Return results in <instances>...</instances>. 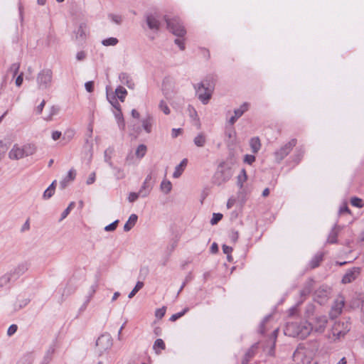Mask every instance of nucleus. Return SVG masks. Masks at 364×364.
I'll list each match as a JSON object with an SVG mask.
<instances>
[{
  "label": "nucleus",
  "instance_id": "nucleus-3",
  "mask_svg": "<svg viewBox=\"0 0 364 364\" xmlns=\"http://www.w3.org/2000/svg\"><path fill=\"white\" fill-rule=\"evenodd\" d=\"M199 92L201 89L205 90V94L200 95V100L203 105H207L212 97L215 85V78L213 75H207L200 82L198 83Z\"/></svg>",
  "mask_w": 364,
  "mask_h": 364
},
{
  "label": "nucleus",
  "instance_id": "nucleus-50",
  "mask_svg": "<svg viewBox=\"0 0 364 364\" xmlns=\"http://www.w3.org/2000/svg\"><path fill=\"white\" fill-rule=\"evenodd\" d=\"M156 348H159L161 350L165 349L166 346L162 339L158 338L155 341V342L154 343V348L156 349Z\"/></svg>",
  "mask_w": 364,
  "mask_h": 364
},
{
  "label": "nucleus",
  "instance_id": "nucleus-22",
  "mask_svg": "<svg viewBox=\"0 0 364 364\" xmlns=\"http://www.w3.org/2000/svg\"><path fill=\"white\" fill-rule=\"evenodd\" d=\"M138 220L137 215L133 213L132 214L128 220L126 222V223L124 225V230L125 232L129 231L136 223Z\"/></svg>",
  "mask_w": 364,
  "mask_h": 364
},
{
  "label": "nucleus",
  "instance_id": "nucleus-56",
  "mask_svg": "<svg viewBox=\"0 0 364 364\" xmlns=\"http://www.w3.org/2000/svg\"><path fill=\"white\" fill-rule=\"evenodd\" d=\"M166 313V308L164 306L161 309H157L155 312V316L156 318L161 319L164 317Z\"/></svg>",
  "mask_w": 364,
  "mask_h": 364
},
{
  "label": "nucleus",
  "instance_id": "nucleus-39",
  "mask_svg": "<svg viewBox=\"0 0 364 364\" xmlns=\"http://www.w3.org/2000/svg\"><path fill=\"white\" fill-rule=\"evenodd\" d=\"M114 171V176L117 180L124 178L126 174L124 170L121 168L117 167L114 166V168H112Z\"/></svg>",
  "mask_w": 364,
  "mask_h": 364
},
{
  "label": "nucleus",
  "instance_id": "nucleus-55",
  "mask_svg": "<svg viewBox=\"0 0 364 364\" xmlns=\"http://www.w3.org/2000/svg\"><path fill=\"white\" fill-rule=\"evenodd\" d=\"M54 193V190L48 187L47 189L43 193V198L44 199H49L53 196Z\"/></svg>",
  "mask_w": 364,
  "mask_h": 364
},
{
  "label": "nucleus",
  "instance_id": "nucleus-60",
  "mask_svg": "<svg viewBox=\"0 0 364 364\" xmlns=\"http://www.w3.org/2000/svg\"><path fill=\"white\" fill-rule=\"evenodd\" d=\"M85 87L88 92H92L94 90V82L92 81L85 82Z\"/></svg>",
  "mask_w": 364,
  "mask_h": 364
},
{
  "label": "nucleus",
  "instance_id": "nucleus-51",
  "mask_svg": "<svg viewBox=\"0 0 364 364\" xmlns=\"http://www.w3.org/2000/svg\"><path fill=\"white\" fill-rule=\"evenodd\" d=\"M97 284H92L90 287L89 296H88L87 299L86 300L85 305H86L87 303L90 302L91 298L92 297V296L95 293V291L97 290Z\"/></svg>",
  "mask_w": 364,
  "mask_h": 364
},
{
  "label": "nucleus",
  "instance_id": "nucleus-2",
  "mask_svg": "<svg viewBox=\"0 0 364 364\" xmlns=\"http://www.w3.org/2000/svg\"><path fill=\"white\" fill-rule=\"evenodd\" d=\"M314 307L309 305L306 309V320L311 327V332L322 333L324 332L328 318L326 316L314 313Z\"/></svg>",
  "mask_w": 364,
  "mask_h": 364
},
{
  "label": "nucleus",
  "instance_id": "nucleus-37",
  "mask_svg": "<svg viewBox=\"0 0 364 364\" xmlns=\"http://www.w3.org/2000/svg\"><path fill=\"white\" fill-rule=\"evenodd\" d=\"M107 98L110 104L113 106V107L117 109V112L122 111L121 106L116 99L115 95L109 96V95H107Z\"/></svg>",
  "mask_w": 364,
  "mask_h": 364
},
{
  "label": "nucleus",
  "instance_id": "nucleus-59",
  "mask_svg": "<svg viewBox=\"0 0 364 364\" xmlns=\"http://www.w3.org/2000/svg\"><path fill=\"white\" fill-rule=\"evenodd\" d=\"M87 54L85 51L81 50L77 53L76 59L78 61H82L86 58Z\"/></svg>",
  "mask_w": 364,
  "mask_h": 364
},
{
  "label": "nucleus",
  "instance_id": "nucleus-1",
  "mask_svg": "<svg viewBox=\"0 0 364 364\" xmlns=\"http://www.w3.org/2000/svg\"><path fill=\"white\" fill-rule=\"evenodd\" d=\"M311 333V327L307 320L287 323L284 333L291 337H297L300 339L306 338Z\"/></svg>",
  "mask_w": 364,
  "mask_h": 364
},
{
  "label": "nucleus",
  "instance_id": "nucleus-48",
  "mask_svg": "<svg viewBox=\"0 0 364 364\" xmlns=\"http://www.w3.org/2000/svg\"><path fill=\"white\" fill-rule=\"evenodd\" d=\"M59 112V108L56 106H52L50 109V113L48 117L45 118L46 120H51L53 116L56 115Z\"/></svg>",
  "mask_w": 364,
  "mask_h": 364
},
{
  "label": "nucleus",
  "instance_id": "nucleus-42",
  "mask_svg": "<svg viewBox=\"0 0 364 364\" xmlns=\"http://www.w3.org/2000/svg\"><path fill=\"white\" fill-rule=\"evenodd\" d=\"M188 308H185L183 311L178 312V313H176V314H173L169 320L171 321H176L177 319H178L179 318L182 317L186 312L188 311Z\"/></svg>",
  "mask_w": 364,
  "mask_h": 364
},
{
  "label": "nucleus",
  "instance_id": "nucleus-15",
  "mask_svg": "<svg viewBox=\"0 0 364 364\" xmlns=\"http://www.w3.org/2000/svg\"><path fill=\"white\" fill-rule=\"evenodd\" d=\"M162 91L166 98L171 97V94L173 92V82L171 78L167 77L164 79L162 82Z\"/></svg>",
  "mask_w": 364,
  "mask_h": 364
},
{
  "label": "nucleus",
  "instance_id": "nucleus-64",
  "mask_svg": "<svg viewBox=\"0 0 364 364\" xmlns=\"http://www.w3.org/2000/svg\"><path fill=\"white\" fill-rule=\"evenodd\" d=\"M52 359L53 358L45 354L39 364H49Z\"/></svg>",
  "mask_w": 364,
  "mask_h": 364
},
{
  "label": "nucleus",
  "instance_id": "nucleus-14",
  "mask_svg": "<svg viewBox=\"0 0 364 364\" xmlns=\"http://www.w3.org/2000/svg\"><path fill=\"white\" fill-rule=\"evenodd\" d=\"M345 299L342 296H339L331 306L330 315L331 317H337L342 312L344 306Z\"/></svg>",
  "mask_w": 364,
  "mask_h": 364
},
{
  "label": "nucleus",
  "instance_id": "nucleus-47",
  "mask_svg": "<svg viewBox=\"0 0 364 364\" xmlns=\"http://www.w3.org/2000/svg\"><path fill=\"white\" fill-rule=\"evenodd\" d=\"M350 203L353 206L357 207V208H361L363 206V200L357 197H353L350 200Z\"/></svg>",
  "mask_w": 364,
  "mask_h": 364
},
{
  "label": "nucleus",
  "instance_id": "nucleus-11",
  "mask_svg": "<svg viewBox=\"0 0 364 364\" xmlns=\"http://www.w3.org/2000/svg\"><path fill=\"white\" fill-rule=\"evenodd\" d=\"M146 21L151 30L157 31L160 28L161 22L159 16L157 13H149L146 14Z\"/></svg>",
  "mask_w": 364,
  "mask_h": 364
},
{
  "label": "nucleus",
  "instance_id": "nucleus-58",
  "mask_svg": "<svg viewBox=\"0 0 364 364\" xmlns=\"http://www.w3.org/2000/svg\"><path fill=\"white\" fill-rule=\"evenodd\" d=\"M255 161V156L250 154L245 156L244 161L248 164H252Z\"/></svg>",
  "mask_w": 364,
  "mask_h": 364
},
{
  "label": "nucleus",
  "instance_id": "nucleus-63",
  "mask_svg": "<svg viewBox=\"0 0 364 364\" xmlns=\"http://www.w3.org/2000/svg\"><path fill=\"white\" fill-rule=\"evenodd\" d=\"M175 43L180 48L181 50H183L185 49V45L183 43V40L181 38H176L174 41Z\"/></svg>",
  "mask_w": 364,
  "mask_h": 364
},
{
  "label": "nucleus",
  "instance_id": "nucleus-10",
  "mask_svg": "<svg viewBox=\"0 0 364 364\" xmlns=\"http://www.w3.org/2000/svg\"><path fill=\"white\" fill-rule=\"evenodd\" d=\"M30 266L31 263L28 261H23L18 263L9 272L13 277V279L16 281L21 276L24 274L28 270Z\"/></svg>",
  "mask_w": 364,
  "mask_h": 364
},
{
  "label": "nucleus",
  "instance_id": "nucleus-46",
  "mask_svg": "<svg viewBox=\"0 0 364 364\" xmlns=\"http://www.w3.org/2000/svg\"><path fill=\"white\" fill-rule=\"evenodd\" d=\"M21 64L20 63H14L11 65L9 70L13 73V77H15L18 73Z\"/></svg>",
  "mask_w": 364,
  "mask_h": 364
},
{
  "label": "nucleus",
  "instance_id": "nucleus-28",
  "mask_svg": "<svg viewBox=\"0 0 364 364\" xmlns=\"http://www.w3.org/2000/svg\"><path fill=\"white\" fill-rule=\"evenodd\" d=\"M114 117L117 120V122L118 124L119 128L121 130H124L125 129V122L124 119V117L122 114V111L115 112H114Z\"/></svg>",
  "mask_w": 364,
  "mask_h": 364
},
{
  "label": "nucleus",
  "instance_id": "nucleus-17",
  "mask_svg": "<svg viewBox=\"0 0 364 364\" xmlns=\"http://www.w3.org/2000/svg\"><path fill=\"white\" fill-rule=\"evenodd\" d=\"M14 282L9 272H7L0 277V288L7 290L10 288L11 283Z\"/></svg>",
  "mask_w": 364,
  "mask_h": 364
},
{
  "label": "nucleus",
  "instance_id": "nucleus-53",
  "mask_svg": "<svg viewBox=\"0 0 364 364\" xmlns=\"http://www.w3.org/2000/svg\"><path fill=\"white\" fill-rule=\"evenodd\" d=\"M139 196H141V193L139 192H138V193L131 192L129 194L128 200L130 203H134V201H136L138 199V198Z\"/></svg>",
  "mask_w": 364,
  "mask_h": 364
},
{
  "label": "nucleus",
  "instance_id": "nucleus-40",
  "mask_svg": "<svg viewBox=\"0 0 364 364\" xmlns=\"http://www.w3.org/2000/svg\"><path fill=\"white\" fill-rule=\"evenodd\" d=\"M118 43V40L116 38L110 37L102 41V45L105 46H115Z\"/></svg>",
  "mask_w": 364,
  "mask_h": 364
},
{
  "label": "nucleus",
  "instance_id": "nucleus-18",
  "mask_svg": "<svg viewBox=\"0 0 364 364\" xmlns=\"http://www.w3.org/2000/svg\"><path fill=\"white\" fill-rule=\"evenodd\" d=\"M76 176V171L72 168L69 170L67 176L60 182V186L62 189H64L70 181H73Z\"/></svg>",
  "mask_w": 364,
  "mask_h": 364
},
{
  "label": "nucleus",
  "instance_id": "nucleus-52",
  "mask_svg": "<svg viewBox=\"0 0 364 364\" xmlns=\"http://www.w3.org/2000/svg\"><path fill=\"white\" fill-rule=\"evenodd\" d=\"M118 223H119V220H114L113 223H112L109 225L105 226V230L107 231V232L115 230L117 227Z\"/></svg>",
  "mask_w": 364,
  "mask_h": 364
},
{
  "label": "nucleus",
  "instance_id": "nucleus-16",
  "mask_svg": "<svg viewBox=\"0 0 364 364\" xmlns=\"http://www.w3.org/2000/svg\"><path fill=\"white\" fill-rule=\"evenodd\" d=\"M293 359L297 363H299L301 362L303 363V364H304V360H306L307 363H309V359L305 356V348L301 346H299L294 352Z\"/></svg>",
  "mask_w": 364,
  "mask_h": 364
},
{
  "label": "nucleus",
  "instance_id": "nucleus-38",
  "mask_svg": "<svg viewBox=\"0 0 364 364\" xmlns=\"http://www.w3.org/2000/svg\"><path fill=\"white\" fill-rule=\"evenodd\" d=\"M144 282L138 281L134 287V289L132 290V291L129 294L128 297L129 299H132L134 296V295L144 287Z\"/></svg>",
  "mask_w": 364,
  "mask_h": 364
},
{
  "label": "nucleus",
  "instance_id": "nucleus-62",
  "mask_svg": "<svg viewBox=\"0 0 364 364\" xmlns=\"http://www.w3.org/2000/svg\"><path fill=\"white\" fill-rule=\"evenodd\" d=\"M23 81V73H21L18 75L16 79L15 84L17 87L21 86Z\"/></svg>",
  "mask_w": 364,
  "mask_h": 364
},
{
  "label": "nucleus",
  "instance_id": "nucleus-5",
  "mask_svg": "<svg viewBox=\"0 0 364 364\" xmlns=\"http://www.w3.org/2000/svg\"><path fill=\"white\" fill-rule=\"evenodd\" d=\"M36 152V147L33 144H25L18 146L14 144L9 153V157L13 160H18L26 156H31Z\"/></svg>",
  "mask_w": 364,
  "mask_h": 364
},
{
  "label": "nucleus",
  "instance_id": "nucleus-41",
  "mask_svg": "<svg viewBox=\"0 0 364 364\" xmlns=\"http://www.w3.org/2000/svg\"><path fill=\"white\" fill-rule=\"evenodd\" d=\"M30 302V299L26 298L22 300H18L15 304V310H19L25 307Z\"/></svg>",
  "mask_w": 364,
  "mask_h": 364
},
{
  "label": "nucleus",
  "instance_id": "nucleus-6",
  "mask_svg": "<svg viewBox=\"0 0 364 364\" xmlns=\"http://www.w3.org/2000/svg\"><path fill=\"white\" fill-rule=\"evenodd\" d=\"M164 19L167 24V28L175 36L183 37L186 33V31L178 18H173L171 19L164 16Z\"/></svg>",
  "mask_w": 364,
  "mask_h": 364
},
{
  "label": "nucleus",
  "instance_id": "nucleus-26",
  "mask_svg": "<svg viewBox=\"0 0 364 364\" xmlns=\"http://www.w3.org/2000/svg\"><path fill=\"white\" fill-rule=\"evenodd\" d=\"M206 136L204 133H199L193 139L194 144L198 147H203L206 143Z\"/></svg>",
  "mask_w": 364,
  "mask_h": 364
},
{
  "label": "nucleus",
  "instance_id": "nucleus-21",
  "mask_svg": "<svg viewBox=\"0 0 364 364\" xmlns=\"http://www.w3.org/2000/svg\"><path fill=\"white\" fill-rule=\"evenodd\" d=\"M323 254L322 252L316 253L309 262V267L311 269H315L320 265L323 260Z\"/></svg>",
  "mask_w": 364,
  "mask_h": 364
},
{
  "label": "nucleus",
  "instance_id": "nucleus-54",
  "mask_svg": "<svg viewBox=\"0 0 364 364\" xmlns=\"http://www.w3.org/2000/svg\"><path fill=\"white\" fill-rule=\"evenodd\" d=\"M108 17L115 23L120 24L122 23V17L119 15H115L113 14H109Z\"/></svg>",
  "mask_w": 364,
  "mask_h": 364
},
{
  "label": "nucleus",
  "instance_id": "nucleus-35",
  "mask_svg": "<svg viewBox=\"0 0 364 364\" xmlns=\"http://www.w3.org/2000/svg\"><path fill=\"white\" fill-rule=\"evenodd\" d=\"M160 188L161 191H163L164 193L167 194L168 193L172 188V184L168 180H164L162 181Z\"/></svg>",
  "mask_w": 364,
  "mask_h": 364
},
{
  "label": "nucleus",
  "instance_id": "nucleus-23",
  "mask_svg": "<svg viewBox=\"0 0 364 364\" xmlns=\"http://www.w3.org/2000/svg\"><path fill=\"white\" fill-rule=\"evenodd\" d=\"M154 181H155V180H154ZM154 182H153L152 183H148L145 181H144L141 187L140 188L139 192L141 193V197H146L151 190L152 189V187H153V184H154Z\"/></svg>",
  "mask_w": 364,
  "mask_h": 364
},
{
  "label": "nucleus",
  "instance_id": "nucleus-45",
  "mask_svg": "<svg viewBox=\"0 0 364 364\" xmlns=\"http://www.w3.org/2000/svg\"><path fill=\"white\" fill-rule=\"evenodd\" d=\"M159 109L165 114H170V109L168 106V105L166 103L164 100H161L159 105Z\"/></svg>",
  "mask_w": 364,
  "mask_h": 364
},
{
  "label": "nucleus",
  "instance_id": "nucleus-7",
  "mask_svg": "<svg viewBox=\"0 0 364 364\" xmlns=\"http://www.w3.org/2000/svg\"><path fill=\"white\" fill-rule=\"evenodd\" d=\"M296 139H292L289 142L281 146L279 149L274 152V156L276 163L279 164L281 161L291 151L293 148L296 145Z\"/></svg>",
  "mask_w": 364,
  "mask_h": 364
},
{
  "label": "nucleus",
  "instance_id": "nucleus-49",
  "mask_svg": "<svg viewBox=\"0 0 364 364\" xmlns=\"http://www.w3.org/2000/svg\"><path fill=\"white\" fill-rule=\"evenodd\" d=\"M223 218V214L221 213H213V217L210 220V224L214 225H216Z\"/></svg>",
  "mask_w": 364,
  "mask_h": 364
},
{
  "label": "nucleus",
  "instance_id": "nucleus-61",
  "mask_svg": "<svg viewBox=\"0 0 364 364\" xmlns=\"http://www.w3.org/2000/svg\"><path fill=\"white\" fill-rule=\"evenodd\" d=\"M95 176H96V174H95V172H92L88 178L87 179L86 181V183L87 185H91L95 181Z\"/></svg>",
  "mask_w": 364,
  "mask_h": 364
},
{
  "label": "nucleus",
  "instance_id": "nucleus-43",
  "mask_svg": "<svg viewBox=\"0 0 364 364\" xmlns=\"http://www.w3.org/2000/svg\"><path fill=\"white\" fill-rule=\"evenodd\" d=\"M75 205V203L74 202H71L69 205L67 207V208H65L63 212L61 213V216H60V221H62L63 220H64L67 216L70 213L71 209L73 208V207Z\"/></svg>",
  "mask_w": 364,
  "mask_h": 364
},
{
  "label": "nucleus",
  "instance_id": "nucleus-25",
  "mask_svg": "<svg viewBox=\"0 0 364 364\" xmlns=\"http://www.w3.org/2000/svg\"><path fill=\"white\" fill-rule=\"evenodd\" d=\"M338 231H339V228L337 227V225H335L334 227L331 229V230L328 235V237L327 239V242L328 243L335 244L337 242V237H338Z\"/></svg>",
  "mask_w": 364,
  "mask_h": 364
},
{
  "label": "nucleus",
  "instance_id": "nucleus-24",
  "mask_svg": "<svg viewBox=\"0 0 364 364\" xmlns=\"http://www.w3.org/2000/svg\"><path fill=\"white\" fill-rule=\"evenodd\" d=\"M87 26L85 23H80L75 31L76 40H83L85 38Z\"/></svg>",
  "mask_w": 364,
  "mask_h": 364
},
{
  "label": "nucleus",
  "instance_id": "nucleus-44",
  "mask_svg": "<svg viewBox=\"0 0 364 364\" xmlns=\"http://www.w3.org/2000/svg\"><path fill=\"white\" fill-rule=\"evenodd\" d=\"M112 151V150L106 149L104 152V158H105V161L108 164L109 167L114 168V164L111 161V156L108 154V152H109V154H111Z\"/></svg>",
  "mask_w": 364,
  "mask_h": 364
},
{
  "label": "nucleus",
  "instance_id": "nucleus-32",
  "mask_svg": "<svg viewBox=\"0 0 364 364\" xmlns=\"http://www.w3.org/2000/svg\"><path fill=\"white\" fill-rule=\"evenodd\" d=\"M255 346H252L245 353L244 358L242 360V364H248L250 360L255 355Z\"/></svg>",
  "mask_w": 364,
  "mask_h": 364
},
{
  "label": "nucleus",
  "instance_id": "nucleus-57",
  "mask_svg": "<svg viewBox=\"0 0 364 364\" xmlns=\"http://www.w3.org/2000/svg\"><path fill=\"white\" fill-rule=\"evenodd\" d=\"M17 329H18V326H17V325H16V324H11V325L9 327V328H8V330H7V335H8L9 336H13V335L16 332Z\"/></svg>",
  "mask_w": 364,
  "mask_h": 364
},
{
  "label": "nucleus",
  "instance_id": "nucleus-19",
  "mask_svg": "<svg viewBox=\"0 0 364 364\" xmlns=\"http://www.w3.org/2000/svg\"><path fill=\"white\" fill-rule=\"evenodd\" d=\"M119 79L122 84L126 85L129 88L133 89L134 87V83L132 77L127 73H121L119 75Z\"/></svg>",
  "mask_w": 364,
  "mask_h": 364
},
{
  "label": "nucleus",
  "instance_id": "nucleus-27",
  "mask_svg": "<svg viewBox=\"0 0 364 364\" xmlns=\"http://www.w3.org/2000/svg\"><path fill=\"white\" fill-rule=\"evenodd\" d=\"M250 104L248 102H244L241 106L234 110V114L238 119L242 116V114L249 109Z\"/></svg>",
  "mask_w": 364,
  "mask_h": 364
},
{
  "label": "nucleus",
  "instance_id": "nucleus-30",
  "mask_svg": "<svg viewBox=\"0 0 364 364\" xmlns=\"http://www.w3.org/2000/svg\"><path fill=\"white\" fill-rule=\"evenodd\" d=\"M115 94L121 102H124L127 95V91L124 87L119 86L115 90Z\"/></svg>",
  "mask_w": 364,
  "mask_h": 364
},
{
  "label": "nucleus",
  "instance_id": "nucleus-8",
  "mask_svg": "<svg viewBox=\"0 0 364 364\" xmlns=\"http://www.w3.org/2000/svg\"><path fill=\"white\" fill-rule=\"evenodd\" d=\"M53 72L50 69L46 68L41 70L37 75V83L39 89H47L50 87L52 82Z\"/></svg>",
  "mask_w": 364,
  "mask_h": 364
},
{
  "label": "nucleus",
  "instance_id": "nucleus-29",
  "mask_svg": "<svg viewBox=\"0 0 364 364\" xmlns=\"http://www.w3.org/2000/svg\"><path fill=\"white\" fill-rule=\"evenodd\" d=\"M312 285H313V280L310 279L308 281L305 286L303 287V289L300 291V295L301 296H306L308 294H310L312 289Z\"/></svg>",
  "mask_w": 364,
  "mask_h": 364
},
{
  "label": "nucleus",
  "instance_id": "nucleus-33",
  "mask_svg": "<svg viewBox=\"0 0 364 364\" xmlns=\"http://www.w3.org/2000/svg\"><path fill=\"white\" fill-rule=\"evenodd\" d=\"M151 121L152 118L150 116H148L146 119L142 120V127L147 133H150L151 132Z\"/></svg>",
  "mask_w": 364,
  "mask_h": 364
},
{
  "label": "nucleus",
  "instance_id": "nucleus-20",
  "mask_svg": "<svg viewBox=\"0 0 364 364\" xmlns=\"http://www.w3.org/2000/svg\"><path fill=\"white\" fill-rule=\"evenodd\" d=\"M187 164H188L187 159H183L181 161V163L176 166L174 172L173 173V177L175 178L180 177L181 176L182 173L183 172L184 168L186 166Z\"/></svg>",
  "mask_w": 364,
  "mask_h": 364
},
{
  "label": "nucleus",
  "instance_id": "nucleus-12",
  "mask_svg": "<svg viewBox=\"0 0 364 364\" xmlns=\"http://www.w3.org/2000/svg\"><path fill=\"white\" fill-rule=\"evenodd\" d=\"M96 346L102 350H106L112 346V338L109 333L102 334L96 341Z\"/></svg>",
  "mask_w": 364,
  "mask_h": 364
},
{
  "label": "nucleus",
  "instance_id": "nucleus-34",
  "mask_svg": "<svg viewBox=\"0 0 364 364\" xmlns=\"http://www.w3.org/2000/svg\"><path fill=\"white\" fill-rule=\"evenodd\" d=\"M247 176L246 171L245 168H242L240 171V173L237 176V184L240 188H242L243 183L247 180Z\"/></svg>",
  "mask_w": 364,
  "mask_h": 364
},
{
  "label": "nucleus",
  "instance_id": "nucleus-31",
  "mask_svg": "<svg viewBox=\"0 0 364 364\" xmlns=\"http://www.w3.org/2000/svg\"><path fill=\"white\" fill-rule=\"evenodd\" d=\"M250 146L252 152L257 153L261 146L260 141L258 137H253L250 140Z\"/></svg>",
  "mask_w": 364,
  "mask_h": 364
},
{
  "label": "nucleus",
  "instance_id": "nucleus-9",
  "mask_svg": "<svg viewBox=\"0 0 364 364\" xmlns=\"http://www.w3.org/2000/svg\"><path fill=\"white\" fill-rule=\"evenodd\" d=\"M350 325L348 321H338L333 324L331 331L335 339H341L350 331Z\"/></svg>",
  "mask_w": 364,
  "mask_h": 364
},
{
  "label": "nucleus",
  "instance_id": "nucleus-36",
  "mask_svg": "<svg viewBox=\"0 0 364 364\" xmlns=\"http://www.w3.org/2000/svg\"><path fill=\"white\" fill-rule=\"evenodd\" d=\"M146 150H147L146 146L144 144L139 145L137 146V148L136 149V152H135L136 157L139 159L143 158L146 153Z\"/></svg>",
  "mask_w": 364,
  "mask_h": 364
},
{
  "label": "nucleus",
  "instance_id": "nucleus-4",
  "mask_svg": "<svg viewBox=\"0 0 364 364\" xmlns=\"http://www.w3.org/2000/svg\"><path fill=\"white\" fill-rule=\"evenodd\" d=\"M232 176V168L227 166L225 162H221L213 176V183L220 186L227 183Z\"/></svg>",
  "mask_w": 364,
  "mask_h": 364
},
{
  "label": "nucleus",
  "instance_id": "nucleus-13",
  "mask_svg": "<svg viewBox=\"0 0 364 364\" xmlns=\"http://www.w3.org/2000/svg\"><path fill=\"white\" fill-rule=\"evenodd\" d=\"M360 273V267H354L351 269H348L342 278L343 284H348L354 281Z\"/></svg>",
  "mask_w": 364,
  "mask_h": 364
}]
</instances>
